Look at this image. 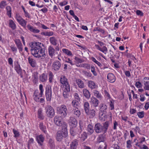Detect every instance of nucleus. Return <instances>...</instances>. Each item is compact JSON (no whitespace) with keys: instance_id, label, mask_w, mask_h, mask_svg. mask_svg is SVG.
I'll list each match as a JSON object with an SVG mask.
<instances>
[{"instance_id":"1","label":"nucleus","mask_w":149,"mask_h":149,"mask_svg":"<svg viewBox=\"0 0 149 149\" xmlns=\"http://www.w3.org/2000/svg\"><path fill=\"white\" fill-rule=\"evenodd\" d=\"M29 45L30 47L31 54L35 57L44 59L45 58L46 55L45 51L43 50L42 43L39 42H33L30 43Z\"/></svg>"},{"instance_id":"2","label":"nucleus","mask_w":149,"mask_h":149,"mask_svg":"<svg viewBox=\"0 0 149 149\" xmlns=\"http://www.w3.org/2000/svg\"><path fill=\"white\" fill-rule=\"evenodd\" d=\"M109 126V124L108 122H105L103 125L98 123L95 125L94 130L97 133H103L104 134L107 132Z\"/></svg>"},{"instance_id":"3","label":"nucleus","mask_w":149,"mask_h":149,"mask_svg":"<svg viewBox=\"0 0 149 149\" xmlns=\"http://www.w3.org/2000/svg\"><path fill=\"white\" fill-rule=\"evenodd\" d=\"M63 125L64 128H62L61 131H58L56 133V138L58 141H61L63 138H65L68 136L67 128L65 124H63Z\"/></svg>"},{"instance_id":"4","label":"nucleus","mask_w":149,"mask_h":149,"mask_svg":"<svg viewBox=\"0 0 149 149\" xmlns=\"http://www.w3.org/2000/svg\"><path fill=\"white\" fill-rule=\"evenodd\" d=\"M58 113L63 118L65 117L67 113V109L66 106L64 105H62L57 108V109Z\"/></svg>"},{"instance_id":"5","label":"nucleus","mask_w":149,"mask_h":149,"mask_svg":"<svg viewBox=\"0 0 149 149\" xmlns=\"http://www.w3.org/2000/svg\"><path fill=\"white\" fill-rule=\"evenodd\" d=\"M39 89L40 92L39 93L38 90H36L33 94V97L34 100L36 102L38 101L39 98L42 96L43 92V86L42 84H40L39 85Z\"/></svg>"},{"instance_id":"6","label":"nucleus","mask_w":149,"mask_h":149,"mask_svg":"<svg viewBox=\"0 0 149 149\" xmlns=\"http://www.w3.org/2000/svg\"><path fill=\"white\" fill-rule=\"evenodd\" d=\"M62 118L61 116H55L54 119V122L56 125L59 126H61L62 128H64L63 127V124H65L66 127L67 128V124L65 122L62 121Z\"/></svg>"},{"instance_id":"7","label":"nucleus","mask_w":149,"mask_h":149,"mask_svg":"<svg viewBox=\"0 0 149 149\" xmlns=\"http://www.w3.org/2000/svg\"><path fill=\"white\" fill-rule=\"evenodd\" d=\"M46 116L50 118H52L55 115V111L53 108L49 105H47L45 108Z\"/></svg>"},{"instance_id":"8","label":"nucleus","mask_w":149,"mask_h":149,"mask_svg":"<svg viewBox=\"0 0 149 149\" xmlns=\"http://www.w3.org/2000/svg\"><path fill=\"white\" fill-rule=\"evenodd\" d=\"M45 95L47 100V101H50L52 97V88L50 86H46Z\"/></svg>"},{"instance_id":"9","label":"nucleus","mask_w":149,"mask_h":149,"mask_svg":"<svg viewBox=\"0 0 149 149\" xmlns=\"http://www.w3.org/2000/svg\"><path fill=\"white\" fill-rule=\"evenodd\" d=\"M60 81L63 85L64 88L70 87L68 81V79L65 76L62 75L61 76Z\"/></svg>"},{"instance_id":"10","label":"nucleus","mask_w":149,"mask_h":149,"mask_svg":"<svg viewBox=\"0 0 149 149\" xmlns=\"http://www.w3.org/2000/svg\"><path fill=\"white\" fill-rule=\"evenodd\" d=\"M61 65V63L59 61H56L52 63V68L55 71H57L60 69Z\"/></svg>"},{"instance_id":"11","label":"nucleus","mask_w":149,"mask_h":149,"mask_svg":"<svg viewBox=\"0 0 149 149\" xmlns=\"http://www.w3.org/2000/svg\"><path fill=\"white\" fill-rule=\"evenodd\" d=\"M144 88L146 90L149 91V77H145L143 79Z\"/></svg>"},{"instance_id":"12","label":"nucleus","mask_w":149,"mask_h":149,"mask_svg":"<svg viewBox=\"0 0 149 149\" xmlns=\"http://www.w3.org/2000/svg\"><path fill=\"white\" fill-rule=\"evenodd\" d=\"M15 44L19 52L23 50L22 45L20 40L19 39H15L14 40Z\"/></svg>"},{"instance_id":"13","label":"nucleus","mask_w":149,"mask_h":149,"mask_svg":"<svg viewBox=\"0 0 149 149\" xmlns=\"http://www.w3.org/2000/svg\"><path fill=\"white\" fill-rule=\"evenodd\" d=\"M70 91V87L64 88L63 92V96L65 99L67 98Z\"/></svg>"},{"instance_id":"14","label":"nucleus","mask_w":149,"mask_h":149,"mask_svg":"<svg viewBox=\"0 0 149 149\" xmlns=\"http://www.w3.org/2000/svg\"><path fill=\"white\" fill-rule=\"evenodd\" d=\"M15 69L16 72L20 76L21 78L23 77V72L21 68L20 65L17 63L15 65Z\"/></svg>"},{"instance_id":"15","label":"nucleus","mask_w":149,"mask_h":149,"mask_svg":"<svg viewBox=\"0 0 149 149\" xmlns=\"http://www.w3.org/2000/svg\"><path fill=\"white\" fill-rule=\"evenodd\" d=\"M107 77L108 81L111 83L114 82L116 80L115 76L112 73H109Z\"/></svg>"},{"instance_id":"16","label":"nucleus","mask_w":149,"mask_h":149,"mask_svg":"<svg viewBox=\"0 0 149 149\" xmlns=\"http://www.w3.org/2000/svg\"><path fill=\"white\" fill-rule=\"evenodd\" d=\"M90 102L93 107H96L98 105L99 101L95 97L93 96L91 98Z\"/></svg>"},{"instance_id":"17","label":"nucleus","mask_w":149,"mask_h":149,"mask_svg":"<svg viewBox=\"0 0 149 149\" xmlns=\"http://www.w3.org/2000/svg\"><path fill=\"white\" fill-rule=\"evenodd\" d=\"M69 124L72 127H75L77 125V122L74 118L70 117L69 120Z\"/></svg>"},{"instance_id":"18","label":"nucleus","mask_w":149,"mask_h":149,"mask_svg":"<svg viewBox=\"0 0 149 149\" xmlns=\"http://www.w3.org/2000/svg\"><path fill=\"white\" fill-rule=\"evenodd\" d=\"M49 54L51 58H52L55 55V49L51 46L48 48Z\"/></svg>"},{"instance_id":"19","label":"nucleus","mask_w":149,"mask_h":149,"mask_svg":"<svg viewBox=\"0 0 149 149\" xmlns=\"http://www.w3.org/2000/svg\"><path fill=\"white\" fill-rule=\"evenodd\" d=\"M95 47L97 49L102 52L105 54H107L108 51V49L106 46H103L102 48H101L98 45H95Z\"/></svg>"},{"instance_id":"20","label":"nucleus","mask_w":149,"mask_h":149,"mask_svg":"<svg viewBox=\"0 0 149 149\" xmlns=\"http://www.w3.org/2000/svg\"><path fill=\"white\" fill-rule=\"evenodd\" d=\"M48 145L51 149H56L54 140L52 139H49L48 141Z\"/></svg>"},{"instance_id":"21","label":"nucleus","mask_w":149,"mask_h":149,"mask_svg":"<svg viewBox=\"0 0 149 149\" xmlns=\"http://www.w3.org/2000/svg\"><path fill=\"white\" fill-rule=\"evenodd\" d=\"M85 113L90 118H92L95 116V111L94 109H91L88 111L87 112Z\"/></svg>"},{"instance_id":"22","label":"nucleus","mask_w":149,"mask_h":149,"mask_svg":"<svg viewBox=\"0 0 149 149\" xmlns=\"http://www.w3.org/2000/svg\"><path fill=\"white\" fill-rule=\"evenodd\" d=\"M83 93L84 96L87 99H89L91 97V94L90 92L86 89H83Z\"/></svg>"},{"instance_id":"23","label":"nucleus","mask_w":149,"mask_h":149,"mask_svg":"<svg viewBox=\"0 0 149 149\" xmlns=\"http://www.w3.org/2000/svg\"><path fill=\"white\" fill-rule=\"evenodd\" d=\"M79 127L78 129H75L76 130V133L77 134H79L82 131V130L83 129L84 125H83V122L81 121L79 122Z\"/></svg>"},{"instance_id":"24","label":"nucleus","mask_w":149,"mask_h":149,"mask_svg":"<svg viewBox=\"0 0 149 149\" xmlns=\"http://www.w3.org/2000/svg\"><path fill=\"white\" fill-rule=\"evenodd\" d=\"M36 140L40 146H42L44 138L42 135L41 134L37 136Z\"/></svg>"},{"instance_id":"25","label":"nucleus","mask_w":149,"mask_h":149,"mask_svg":"<svg viewBox=\"0 0 149 149\" xmlns=\"http://www.w3.org/2000/svg\"><path fill=\"white\" fill-rule=\"evenodd\" d=\"M27 27L28 29L31 32L33 33H38L40 31V30L34 28L33 26H31L30 24H28Z\"/></svg>"},{"instance_id":"26","label":"nucleus","mask_w":149,"mask_h":149,"mask_svg":"<svg viewBox=\"0 0 149 149\" xmlns=\"http://www.w3.org/2000/svg\"><path fill=\"white\" fill-rule=\"evenodd\" d=\"M39 79L42 82H45L47 80V75L44 73H42L39 77Z\"/></svg>"},{"instance_id":"27","label":"nucleus","mask_w":149,"mask_h":149,"mask_svg":"<svg viewBox=\"0 0 149 149\" xmlns=\"http://www.w3.org/2000/svg\"><path fill=\"white\" fill-rule=\"evenodd\" d=\"M29 63L32 67L36 66V60L32 58L29 57L28 58Z\"/></svg>"},{"instance_id":"28","label":"nucleus","mask_w":149,"mask_h":149,"mask_svg":"<svg viewBox=\"0 0 149 149\" xmlns=\"http://www.w3.org/2000/svg\"><path fill=\"white\" fill-rule=\"evenodd\" d=\"M39 127L40 130L46 134L47 133L46 126L44 125L43 123H40L39 124Z\"/></svg>"},{"instance_id":"29","label":"nucleus","mask_w":149,"mask_h":149,"mask_svg":"<svg viewBox=\"0 0 149 149\" xmlns=\"http://www.w3.org/2000/svg\"><path fill=\"white\" fill-rule=\"evenodd\" d=\"M99 110L101 112H105L107 109V105L104 103H101L99 106Z\"/></svg>"},{"instance_id":"30","label":"nucleus","mask_w":149,"mask_h":149,"mask_svg":"<svg viewBox=\"0 0 149 149\" xmlns=\"http://www.w3.org/2000/svg\"><path fill=\"white\" fill-rule=\"evenodd\" d=\"M88 86L91 89H94L97 87L95 83L92 81H90L88 82Z\"/></svg>"},{"instance_id":"31","label":"nucleus","mask_w":149,"mask_h":149,"mask_svg":"<svg viewBox=\"0 0 149 149\" xmlns=\"http://www.w3.org/2000/svg\"><path fill=\"white\" fill-rule=\"evenodd\" d=\"M6 14L10 18L12 17L11 11L12 8L10 6H7L6 8Z\"/></svg>"},{"instance_id":"32","label":"nucleus","mask_w":149,"mask_h":149,"mask_svg":"<svg viewBox=\"0 0 149 149\" xmlns=\"http://www.w3.org/2000/svg\"><path fill=\"white\" fill-rule=\"evenodd\" d=\"M76 82L79 87L80 88H83L84 87V82L81 79H78L76 80Z\"/></svg>"},{"instance_id":"33","label":"nucleus","mask_w":149,"mask_h":149,"mask_svg":"<svg viewBox=\"0 0 149 149\" xmlns=\"http://www.w3.org/2000/svg\"><path fill=\"white\" fill-rule=\"evenodd\" d=\"M87 130L88 131V134L89 135L91 134L94 132L93 126L90 124L88 125Z\"/></svg>"},{"instance_id":"34","label":"nucleus","mask_w":149,"mask_h":149,"mask_svg":"<svg viewBox=\"0 0 149 149\" xmlns=\"http://www.w3.org/2000/svg\"><path fill=\"white\" fill-rule=\"evenodd\" d=\"M77 145V141L76 139H75L70 144L71 149H76V148Z\"/></svg>"},{"instance_id":"35","label":"nucleus","mask_w":149,"mask_h":149,"mask_svg":"<svg viewBox=\"0 0 149 149\" xmlns=\"http://www.w3.org/2000/svg\"><path fill=\"white\" fill-rule=\"evenodd\" d=\"M50 43L53 45L56 46L57 44V40L55 37H50L49 38Z\"/></svg>"},{"instance_id":"36","label":"nucleus","mask_w":149,"mask_h":149,"mask_svg":"<svg viewBox=\"0 0 149 149\" xmlns=\"http://www.w3.org/2000/svg\"><path fill=\"white\" fill-rule=\"evenodd\" d=\"M9 27L13 30L15 29L16 26L14 21L11 19H10L9 20Z\"/></svg>"},{"instance_id":"37","label":"nucleus","mask_w":149,"mask_h":149,"mask_svg":"<svg viewBox=\"0 0 149 149\" xmlns=\"http://www.w3.org/2000/svg\"><path fill=\"white\" fill-rule=\"evenodd\" d=\"M79 101L74 100L72 102V105L75 108H78L79 107Z\"/></svg>"},{"instance_id":"38","label":"nucleus","mask_w":149,"mask_h":149,"mask_svg":"<svg viewBox=\"0 0 149 149\" xmlns=\"http://www.w3.org/2000/svg\"><path fill=\"white\" fill-rule=\"evenodd\" d=\"M38 116L39 118L41 120L44 119V117L42 114V111L41 109H40L38 111Z\"/></svg>"},{"instance_id":"39","label":"nucleus","mask_w":149,"mask_h":149,"mask_svg":"<svg viewBox=\"0 0 149 149\" xmlns=\"http://www.w3.org/2000/svg\"><path fill=\"white\" fill-rule=\"evenodd\" d=\"M62 52L63 53L66 54L68 56H71L72 55L71 52L68 49H62Z\"/></svg>"},{"instance_id":"40","label":"nucleus","mask_w":149,"mask_h":149,"mask_svg":"<svg viewBox=\"0 0 149 149\" xmlns=\"http://www.w3.org/2000/svg\"><path fill=\"white\" fill-rule=\"evenodd\" d=\"M89 104L87 102H86L84 103V110L85 112H87L89 109Z\"/></svg>"},{"instance_id":"41","label":"nucleus","mask_w":149,"mask_h":149,"mask_svg":"<svg viewBox=\"0 0 149 149\" xmlns=\"http://www.w3.org/2000/svg\"><path fill=\"white\" fill-rule=\"evenodd\" d=\"M73 113L74 115H76L78 117L80 115V112L78 108H75L74 109Z\"/></svg>"},{"instance_id":"42","label":"nucleus","mask_w":149,"mask_h":149,"mask_svg":"<svg viewBox=\"0 0 149 149\" xmlns=\"http://www.w3.org/2000/svg\"><path fill=\"white\" fill-rule=\"evenodd\" d=\"M93 93L94 94V95L97 98L99 99H101L102 98V96L99 93L98 91L96 90L95 91H94Z\"/></svg>"},{"instance_id":"43","label":"nucleus","mask_w":149,"mask_h":149,"mask_svg":"<svg viewBox=\"0 0 149 149\" xmlns=\"http://www.w3.org/2000/svg\"><path fill=\"white\" fill-rule=\"evenodd\" d=\"M98 142L100 143L101 142H104L105 139V136L102 134L100 135L98 138Z\"/></svg>"},{"instance_id":"44","label":"nucleus","mask_w":149,"mask_h":149,"mask_svg":"<svg viewBox=\"0 0 149 149\" xmlns=\"http://www.w3.org/2000/svg\"><path fill=\"white\" fill-rule=\"evenodd\" d=\"M105 114L104 112H101L99 113V118L101 120H104L105 117Z\"/></svg>"},{"instance_id":"45","label":"nucleus","mask_w":149,"mask_h":149,"mask_svg":"<svg viewBox=\"0 0 149 149\" xmlns=\"http://www.w3.org/2000/svg\"><path fill=\"white\" fill-rule=\"evenodd\" d=\"M91 60L97 64L99 66L101 67L102 66V65L101 63L97 61L96 59L94 57H92L91 58Z\"/></svg>"},{"instance_id":"46","label":"nucleus","mask_w":149,"mask_h":149,"mask_svg":"<svg viewBox=\"0 0 149 149\" xmlns=\"http://www.w3.org/2000/svg\"><path fill=\"white\" fill-rule=\"evenodd\" d=\"M42 34L45 36H52L54 33L53 31L46 32H42Z\"/></svg>"},{"instance_id":"47","label":"nucleus","mask_w":149,"mask_h":149,"mask_svg":"<svg viewBox=\"0 0 149 149\" xmlns=\"http://www.w3.org/2000/svg\"><path fill=\"white\" fill-rule=\"evenodd\" d=\"M7 5L6 1H1L0 3V8H3Z\"/></svg>"},{"instance_id":"48","label":"nucleus","mask_w":149,"mask_h":149,"mask_svg":"<svg viewBox=\"0 0 149 149\" xmlns=\"http://www.w3.org/2000/svg\"><path fill=\"white\" fill-rule=\"evenodd\" d=\"M49 81L50 83H52V80L53 78L54 75H53L52 73L50 71L49 72Z\"/></svg>"},{"instance_id":"49","label":"nucleus","mask_w":149,"mask_h":149,"mask_svg":"<svg viewBox=\"0 0 149 149\" xmlns=\"http://www.w3.org/2000/svg\"><path fill=\"white\" fill-rule=\"evenodd\" d=\"M79 67H84L85 68H86L88 69H90V66L89 64L86 63H84L82 65H79Z\"/></svg>"},{"instance_id":"50","label":"nucleus","mask_w":149,"mask_h":149,"mask_svg":"<svg viewBox=\"0 0 149 149\" xmlns=\"http://www.w3.org/2000/svg\"><path fill=\"white\" fill-rule=\"evenodd\" d=\"M19 23L22 26L25 27L26 24L27 22L23 19L21 22H19Z\"/></svg>"},{"instance_id":"51","label":"nucleus","mask_w":149,"mask_h":149,"mask_svg":"<svg viewBox=\"0 0 149 149\" xmlns=\"http://www.w3.org/2000/svg\"><path fill=\"white\" fill-rule=\"evenodd\" d=\"M13 132L14 134V137L16 138L18 137L19 136L20 134L19 132L16 130L14 129H13Z\"/></svg>"},{"instance_id":"52","label":"nucleus","mask_w":149,"mask_h":149,"mask_svg":"<svg viewBox=\"0 0 149 149\" xmlns=\"http://www.w3.org/2000/svg\"><path fill=\"white\" fill-rule=\"evenodd\" d=\"M81 138L83 141H84L87 138V134L85 132H83L81 135Z\"/></svg>"},{"instance_id":"53","label":"nucleus","mask_w":149,"mask_h":149,"mask_svg":"<svg viewBox=\"0 0 149 149\" xmlns=\"http://www.w3.org/2000/svg\"><path fill=\"white\" fill-rule=\"evenodd\" d=\"M107 146L106 144L104 142H103L102 145L99 146L98 149H106Z\"/></svg>"},{"instance_id":"54","label":"nucleus","mask_w":149,"mask_h":149,"mask_svg":"<svg viewBox=\"0 0 149 149\" xmlns=\"http://www.w3.org/2000/svg\"><path fill=\"white\" fill-rule=\"evenodd\" d=\"M138 116L140 118H142L144 116V111L139 112L137 113Z\"/></svg>"},{"instance_id":"55","label":"nucleus","mask_w":149,"mask_h":149,"mask_svg":"<svg viewBox=\"0 0 149 149\" xmlns=\"http://www.w3.org/2000/svg\"><path fill=\"white\" fill-rule=\"evenodd\" d=\"M91 72L93 73L94 76H96L97 75V74L95 70V68L94 66L91 67Z\"/></svg>"},{"instance_id":"56","label":"nucleus","mask_w":149,"mask_h":149,"mask_svg":"<svg viewBox=\"0 0 149 149\" xmlns=\"http://www.w3.org/2000/svg\"><path fill=\"white\" fill-rule=\"evenodd\" d=\"M104 93L105 97L107 98V99H109L111 98V97L109 93L106 90L104 91Z\"/></svg>"},{"instance_id":"57","label":"nucleus","mask_w":149,"mask_h":149,"mask_svg":"<svg viewBox=\"0 0 149 149\" xmlns=\"http://www.w3.org/2000/svg\"><path fill=\"white\" fill-rule=\"evenodd\" d=\"M75 129H71L70 130V134L73 136H74L77 134Z\"/></svg>"},{"instance_id":"58","label":"nucleus","mask_w":149,"mask_h":149,"mask_svg":"<svg viewBox=\"0 0 149 149\" xmlns=\"http://www.w3.org/2000/svg\"><path fill=\"white\" fill-rule=\"evenodd\" d=\"M131 141L130 140H128L127 141V147L128 148H130L132 147V145H131Z\"/></svg>"},{"instance_id":"59","label":"nucleus","mask_w":149,"mask_h":149,"mask_svg":"<svg viewBox=\"0 0 149 149\" xmlns=\"http://www.w3.org/2000/svg\"><path fill=\"white\" fill-rule=\"evenodd\" d=\"M16 18L18 22H21V21L23 19L19 15L17 14L16 15Z\"/></svg>"},{"instance_id":"60","label":"nucleus","mask_w":149,"mask_h":149,"mask_svg":"<svg viewBox=\"0 0 149 149\" xmlns=\"http://www.w3.org/2000/svg\"><path fill=\"white\" fill-rule=\"evenodd\" d=\"M74 95L75 98L74 100L80 101V98L78 94L76 93H74Z\"/></svg>"},{"instance_id":"61","label":"nucleus","mask_w":149,"mask_h":149,"mask_svg":"<svg viewBox=\"0 0 149 149\" xmlns=\"http://www.w3.org/2000/svg\"><path fill=\"white\" fill-rule=\"evenodd\" d=\"M135 86L138 88H140L142 87V85L139 81H137L136 83Z\"/></svg>"},{"instance_id":"62","label":"nucleus","mask_w":149,"mask_h":149,"mask_svg":"<svg viewBox=\"0 0 149 149\" xmlns=\"http://www.w3.org/2000/svg\"><path fill=\"white\" fill-rule=\"evenodd\" d=\"M10 47L12 52H16L17 51V49L16 47L13 45H11Z\"/></svg>"},{"instance_id":"63","label":"nucleus","mask_w":149,"mask_h":149,"mask_svg":"<svg viewBox=\"0 0 149 149\" xmlns=\"http://www.w3.org/2000/svg\"><path fill=\"white\" fill-rule=\"evenodd\" d=\"M75 59L77 62L80 63H81L84 62V61L83 60V59L79 58L77 57H75Z\"/></svg>"},{"instance_id":"64","label":"nucleus","mask_w":149,"mask_h":149,"mask_svg":"<svg viewBox=\"0 0 149 149\" xmlns=\"http://www.w3.org/2000/svg\"><path fill=\"white\" fill-rule=\"evenodd\" d=\"M65 62L66 63H70L71 65H74L72 61L70 59V58H68L67 60L65 61Z\"/></svg>"}]
</instances>
